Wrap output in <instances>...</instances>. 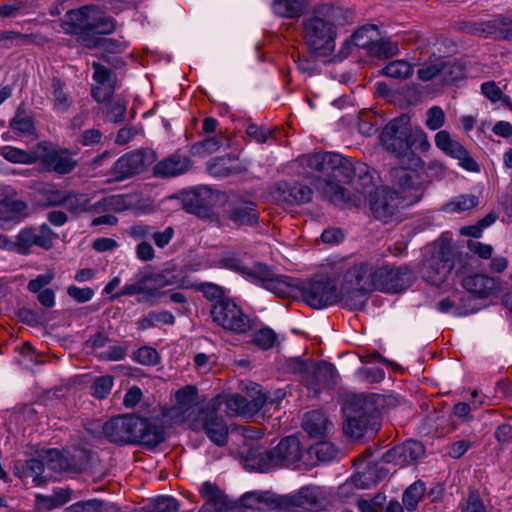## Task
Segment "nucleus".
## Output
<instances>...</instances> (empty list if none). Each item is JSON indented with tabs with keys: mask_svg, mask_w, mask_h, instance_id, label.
<instances>
[{
	"mask_svg": "<svg viewBox=\"0 0 512 512\" xmlns=\"http://www.w3.org/2000/svg\"><path fill=\"white\" fill-rule=\"evenodd\" d=\"M339 154L331 152H317L301 155L296 162L302 167V173L307 177H314V186L323 198L335 205H350L358 207L359 196L346 197V189L331 180L333 165L338 164Z\"/></svg>",
	"mask_w": 512,
	"mask_h": 512,
	"instance_id": "39448f33",
	"label": "nucleus"
},
{
	"mask_svg": "<svg viewBox=\"0 0 512 512\" xmlns=\"http://www.w3.org/2000/svg\"><path fill=\"white\" fill-rule=\"evenodd\" d=\"M312 196V189L308 185L299 182H278L273 192V197L277 201L288 204H306L312 200Z\"/></svg>",
	"mask_w": 512,
	"mask_h": 512,
	"instance_id": "5701e85b",
	"label": "nucleus"
},
{
	"mask_svg": "<svg viewBox=\"0 0 512 512\" xmlns=\"http://www.w3.org/2000/svg\"><path fill=\"white\" fill-rule=\"evenodd\" d=\"M27 205L21 200L0 202V226L7 222L17 221L25 215Z\"/></svg>",
	"mask_w": 512,
	"mask_h": 512,
	"instance_id": "4c0bfd02",
	"label": "nucleus"
},
{
	"mask_svg": "<svg viewBox=\"0 0 512 512\" xmlns=\"http://www.w3.org/2000/svg\"><path fill=\"white\" fill-rule=\"evenodd\" d=\"M462 29L475 36L512 41V15H498L487 21L466 22Z\"/></svg>",
	"mask_w": 512,
	"mask_h": 512,
	"instance_id": "f3484780",
	"label": "nucleus"
},
{
	"mask_svg": "<svg viewBox=\"0 0 512 512\" xmlns=\"http://www.w3.org/2000/svg\"><path fill=\"white\" fill-rule=\"evenodd\" d=\"M462 285L468 292L478 298H486L498 288V282L495 278L483 274H473L465 277Z\"/></svg>",
	"mask_w": 512,
	"mask_h": 512,
	"instance_id": "7c9ffc66",
	"label": "nucleus"
},
{
	"mask_svg": "<svg viewBox=\"0 0 512 512\" xmlns=\"http://www.w3.org/2000/svg\"><path fill=\"white\" fill-rule=\"evenodd\" d=\"M277 340L276 333L271 328H262L253 335L252 342L263 350L272 348Z\"/></svg>",
	"mask_w": 512,
	"mask_h": 512,
	"instance_id": "bf43d9fd",
	"label": "nucleus"
},
{
	"mask_svg": "<svg viewBox=\"0 0 512 512\" xmlns=\"http://www.w3.org/2000/svg\"><path fill=\"white\" fill-rule=\"evenodd\" d=\"M70 471L80 472L84 470L90 460L89 451L83 448L74 449L73 452H67Z\"/></svg>",
	"mask_w": 512,
	"mask_h": 512,
	"instance_id": "13d9d810",
	"label": "nucleus"
},
{
	"mask_svg": "<svg viewBox=\"0 0 512 512\" xmlns=\"http://www.w3.org/2000/svg\"><path fill=\"white\" fill-rule=\"evenodd\" d=\"M425 494V484L418 480L411 484L403 493V504L408 511L417 508L419 501Z\"/></svg>",
	"mask_w": 512,
	"mask_h": 512,
	"instance_id": "a18cd8bd",
	"label": "nucleus"
},
{
	"mask_svg": "<svg viewBox=\"0 0 512 512\" xmlns=\"http://www.w3.org/2000/svg\"><path fill=\"white\" fill-rule=\"evenodd\" d=\"M213 321L223 329L243 334L252 329L251 319L231 299H220L211 307Z\"/></svg>",
	"mask_w": 512,
	"mask_h": 512,
	"instance_id": "9d476101",
	"label": "nucleus"
},
{
	"mask_svg": "<svg viewBox=\"0 0 512 512\" xmlns=\"http://www.w3.org/2000/svg\"><path fill=\"white\" fill-rule=\"evenodd\" d=\"M382 73L385 76L395 79H406L413 73L412 66L404 60H395L388 63L383 69Z\"/></svg>",
	"mask_w": 512,
	"mask_h": 512,
	"instance_id": "3c124183",
	"label": "nucleus"
},
{
	"mask_svg": "<svg viewBox=\"0 0 512 512\" xmlns=\"http://www.w3.org/2000/svg\"><path fill=\"white\" fill-rule=\"evenodd\" d=\"M175 317L169 311H151L147 316L139 320L138 325L140 329H148L154 327L159 323L172 325L174 324Z\"/></svg>",
	"mask_w": 512,
	"mask_h": 512,
	"instance_id": "de8ad7c7",
	"label": "nucleus"
},
{
	"mask_svg": "<svg viewBox=\"0 0 512 512\" xmlns=\"http://www.w3.org/2000/svg\"><path fill=\"white\" fill-rule=\"evenodd\" d=\"M220 402L212 400L202 407L193 420L195 429L203 430L208 438L218 446H224L228 440V426L218 414Z\"/></svg>",
	"mask_w": 512,
	"mask_h": 512,
	"instance_id": "9b49d317",
	"label": "nucleus"
},
{
	"mask_svg": "<svg viewBox=\"0 0 512 512\" xmlns=\"http://www.w3.org/2000/svg\"><path fill=\"white\" fill-rule=\"evenodd\" d=\"M442 76L445 82H455L464 77L461 64L456 62H443Z\"/></svg>",
	"mask_w": 512,
	"mask_h": 512,
	"instance_id": "0e129e2a",
	"label": "nucleus"
},
{
	"mask_svg": "<svg viewBox=\"0 0 512 512\" xmlns=\"http://www.w3.org/2000/svg\"><path fill=\"white\" fill-rule=\"evenodd\" d=\"M401 203L395 191L384 189L371 196L370 209L376 219L388 223L398 216Z\"/></svg>",
	"mask_w": 512,
	"mask_h": 512,
	"instance_id": "6ab92c4d",
	"label": "nucleus"
},
{
	"mask_svg": "<svg viewBox=\"0 0 512 512\" xmlns=\"http://www.w3.org/2000/svg\"><path fill=\"white\" fill-rule=\"evenodd\" d=\"M377 29L374 25L363 26L354 32L351 36V41L354 47L366 49L369 52L370 46L373 42L372 35L369 33H376Z\"/></svg>",
	"mask_w": 512,
	"mask_h": 512,
	"instance_id": "6e6d98bb",
	"label": "nucleus"
},
{
	"mask_svg": "<svg viewBox=\"0 0 512 512\" xmlns=\"http://www.w3.org/2000/svg\"><path fill=\"white\" fill-rule=\"evenodd\" d=\"M411 280L412 272L407 266L395 267L378 257L355 262L343 274L344 305L350 310H359L364 305L365 294L375 290L401 292L410 286Z\"/></svg>",
	"mask_w": 512,
	"mask_h": 512,
	"instance_id": "f257e3e1",
	"label": "nucleus"
},
{
	"mask_svg": "<svg viewBox=\"0 0 512 512\" xmlns=\"http://www.w3.org/2000/svg\"><path fill=\"white\" fill-rule=\"evenodd\" d=\"M177 500L170 496H160L144 508V512H178Z\"/></svg>",
	"mask_w": 512,
	"mask_h": 512,
	"instance_id": "5fc2aeb1",
	"label": "nucleus"
},
{
	"mask_svg": "<svg viewBox=\"0 0 512 512\" xmlns=\"http://www.w3.org/2000/svg\"><path fill=\"white\" fill-rule=\"evenodd\" d=\"M197 390L193 386H185L179 389L176 394L177 406L171 409V417L177 413L185 414L196 403Z\"/></svg>",
	"mask_w": 512,
	"mask_h": 512,
	"instance_id": "79ce46f5",
	"label": "nucleus"
},
{
	"mask_svg": "<svg viewBox=\"0 0 512 512\" xmlns=\"http://www.w3.org/2000/svg\"><path fill=\"white\" fill-rule=\"evenodd\" d=\"M380 141L383 147L397 158L413 155L414 146L423 152L430 148L426 133L420 128L412 127L408 115L391 120L382 129Z\"/></svg>",
	"mask_w": 512,
	"mask_h": 512,
	"instance_id": "423d86ee",
	"label": "nucleus"
},
{
	"mask_svg": "<svg viewBox=\"0 0 512 512\" xmlns=\"http://www.w3.org/2000/svg\"><path fill=\"white\" fill-rule=\"evenodd\" d=\"M390 403V397L381 394H354L345 400L347 422L344 431L354 439L374 435L381 426V410Z\"/></svg>",
	"mask_w": 512,
	"mask_h": 512,
	"instance_id": "20e7f679",
	"label": "nucleus"
},
{
	"mask_svg": "<svg viewBox=\"0 0 512 512\" xmlns=\"http://www.w3.org/2000/svg\"><path fill=\"white\" fill-rule=\"evenodd\" d=\"M454 257V249L448 241H436L427 246L420 268L422 278L433 285H441L454 267Z\"/></svg>",
	"mask_w": 512,
	"mask_h": 512,
	"instance_id": "0eeeda50",
	"label": "nucleus"
},
{
	"mask_svg": "<svg viewBox=\"0 0 512 512\" xmlns=\"http://www.w3.org/2000/svg\"><path fill=\"white\" fill-rule=\"evenodd\" d=\"M246 273L277 296L284 297L287 295L289 285L286 278L275 274L267 265L256 263Z\"/></svg>",
	"mask_w": 512,
	"mask_h": 512,
	"instance_id": "4be33fe9",
	"label": "nucleus"
},
{
	"mask_svg": "<svg viewBox=\"0 0 512 512\" xmlns=\"http://www.w3.org/2000/svg\"><path fill=\"white\" fill-rule=\"evenodd\" d=\"M61 203L74 215H80L82 213H97L94 210L96 202L91 203V198L85 193L68 194L62 199Z\"/></svg>",
	"mask_w": 512,
	"mask_h": 512,
	"instance_id": "e433bc0d",
	"label": "nucleus"
},
{
	"mask_svg": "<svg viewBox=\"0 0 512 512\" xmlns=\"http://www.w3.org/2000/svg\"><path fill=\"white\" fill-rule=\"evenodd\" d=\"M73 508L75 512H122L116 505L97 499L78 502L73 505Z\"/></svg>",
	"mask_w": 512,
	"mask_h": 512,
	"instance_id": "09e8293b",
	"label": "nucleus"
},
{
	"mask_svg": "<svg viewBox=\"0 0 512 512\" xmlns=\"http://www.w3.org/2000/svg\"><path fill=\"white\" fill-rule=\"evenodd\" d=\"M287 369L294 374H299L306 383L311 370V362L300 358H291L287 361Z\"/></svg>",
	"mask_w": 512,
	"mask_h": 512,
	"instance_id": "774afa93",
	"label": "nucleus"
},
{
	"mask_svg": "<svg viewBox=\"0 0 512 512\" xmlns=\"http://www.w3.org/2000/svg\"><path fill=\"white\" fill-rule=\"evenodd\" d=\"M424 453V446L420 442L410 440L385 452L382 460L385 463L403 466L417 461Z\"/></svg>",
	"mask_w": 512,
	"mask_h": 512,
	"instance_id": "393cba45",
	"label": "nucleus"
},
{
	"mask_svg": "<svg viewBox=\"0 0 512 512\" xmlns=\"http://www.w3.org/2000/svg\"><path fill=\"white\" fill-rule=\"evenodd\" d=\"M351 13L342 7L322 5L314 15L303 20V39L309 51L326 57L335 49V40L340 27L345 26Z\"/></svg>",
	"mask_w": 512,
	"mask_h": 512,
	"instance_id": "f03ea898",
	"label": "nucleus"
},
{
	"mask_svg": "<svg viewBox=\"0 0 512 512\" xmlns=\"http://www.w3.org/2000/svg\"><path fill=\"white\" fill-rule=\"evenodd\" d=\"M36 157L48 171L58 174L70 173L77 164L67 150L57 149L48 141H41L36 145Z\"/></svg>",
	"mask_w": 512,
	"mask_h": 512,
	"instance_id": "dca6fc26",
	"label": "nucleus"
},
{
	"mask_svg": "<svg viewBox=\"0 0 512 512\" xmlns=\"http://www.w3.org/2000/svg\"><path fill=\"white\" fill-rule=\"evenodd\" d=\"M106 119L111 123H121L125 120L127 101L123 98H114L105 103L102 108Z\"/></svg>",
	"mask_w": 512,
	"mask_h": 512,
	"instance_id": "37998d69",
	"label": "nucleus"
},
{
	"mask_svg": "<svg viewBox=\"0 0 512 512\" xmlns=\"http://www.w3.org/2000/svg\"><path fill=\"white\" fill-rule=\"evenodd\" d=\"M338 164L334 165L331 173V180L335 183H352L357 194L350 195L346 191V197L359 196L358 206L361 203L362 195L367 188L373 186V177L370 168L366 163L353 161L339 154Z\"/></svg>",
	"mask_w": 512,
	"mask_h": 512,
	"instance_id": "6e6552de",
	"label": "nucleus"
},
{
	"mask_svg": "<svg viewBox=\"0 0 512 512\" xmlns=\"http://www.w3.org/2000/svg\"><path fill=\"white\" fill-rule=\"evenodd\" d=\"M124 207V198L122 195H111L104 197L96 202L94 210L97 213H102L110 210L120 211Z\"/></svg>",
	"mask_w": 512,
	"mask_h": 512,
	"instance_id": "052dcab7",
	"label": "nucleus"
},
{
	"mask_svg": "<svg viewBox=\"0 0 512 512\" xmlns=\"http://www.w3.org/2000/svg\"><path fill=\"white\" fill-rule=\"evenodd\" d=\"M15 475L23 480L31 479L36 486L42 485L52 479V475L46 472L43 458L37 455V458L26 460L21 467L15 466Z\"/></svg>",
	"mask_w": 512,
	"mask_h": 512,
	"instance_id": "c85d7f7f",
	"label": "nucleus"
},
{
	"mask_svg": "<svg viewBox=\"0 0 512 512\" xmlns=\"http://www.w3.org/2000/svg\"><path fill=\"white\" fill-rule=\"evenodd\" d=\"M220 196V192L209 187H199L183 198V209L200 218H208Z\"/></svg>",
	"mask_w": 512,
	"mask_h": 512,
	"instance_id": "a211bd4d",
	"label": "nucleus"
},
{
	"mask_svg": "<svg viewBox=\"0 0 512 512\" xmlns=\"http://www.w3.org/2000/svg\"><path fill=\"white\" fill-rule=\"evenodd\" d=\"M207 170L214 177H229L240 174L242 167L236 163V158L230 155L215 157L207 164Z\"/></svg>",
	"mask_w": 512,
	"mask_h": 512,
	"instance_id": "c9c22d12",
	"label": "nucleus"
},
{
	"mask_svg": "<svg viewBox=\"0 0 512 512\" xmlns=\"http://www.w3.org/2000/svg\"><path fill=\"white\" fill-rule=\"evenodd\" d=\"M227 218L237 227L253 226L259 221L257 204L250 200L241 201L230 206Z\"/></svg>",
	"mask_w": 512,
	"mask_h": 512,
	"instance_id": "a878e982",
	"label": "nucleus"
},
{
	"mask_svg": "<svg viewBox=\"0 0 512 512\" xmlns=\"http://www.w3.org/2000/svg\"><path fill=\"white\" fill-rule=\"evenodd\" d=\"M199 492L205 500L199 512H234L236 504L229 500L216 484L204 482Z\"/></svg>",
	"mask_w": 512,
	"mask_h": 512,
	"instance_id": "412c9836",
	"label": "nucleus"
},
{
	"mask_svg": "<svg viewBox=\"0 0 512 512\" xmlns=\"http://www.w3.org/2000/svg\"><path fill=\"white\" fill-rule=\"evenodd\" d=\"M38 456L43 458L46 471L62 472L70 470L67 456H63L57 449L38 451Z\"/></svg>",
	"mask_w": 512,
	"mask_h": 512,
	"instance_id": "58836bf2",
	"label": "nucleus"
},
{
	"mask_svg": "<svg viewBox=\"0 0 512 512\" xmlns=\"http://www.w3.org/2000/svg\"><path fill=\"white\" fill-rule=\"evenodd\" d=\"M443 61L438 60L434 63H425L418 69L417 74L422 81H430L438 75H442Z\"/></svg>",
	"mask_w": 512,
	"mask_h": 512,
	"instance_id": "e2e57ef3",
	"label": "nucleus"
},
{
	"mask_svg": "<svg viewBox=\"0 0 512 512\" xmlns=\"http://www.w3.org/2000/svg\"><path fill=\"white\" fill-rule=\"evenodd\" d=\"M0 155L11 163L33 164L37 162L36 146L30 152L12 146H3L0 148Z\"/></svg>",
	"mask_w": 512,
	"mask_h": 512,
	"instance_id": "a19ab883",
	"label": "nucleus"
},
{
	"mask_svg": "<svg viewBox=\"0 0 512 512\" xmlns=\"http://www.w3.org/2000/svg\"><path fill=\"white\" fill-rule=\"evenodd\" d=\"M68 16L75 28L82 32L110 34L115 30L114 19L94 6H85L77 11H70Z\"/></svg>",
	"mask_w": 512,
	"mask_h": 512,
	"instance_id": "4468645a",
	"label": "nucleus"
},
{
	"mask_svg": "<svg viewBox=\"0 0 512 512\" xmlns=\"http://www.w3.org/2000/svg\"><path fill=\"white\" fill-rule=\"evenodd\" d=\"M10 128L17 135H31L35 131L33 118L21 107H18L15 116L12 118Z\"/></svg>",
	"mask_w": 512,
	"mask_h": 512,
	"instance_id": "c03bdc74",
	"label": "nucleus"
},
{
	"mask_svg": "<svg viewBox=\"0 0 512 512\" xmlns=\"http://www.w3.org/2000/svg\"><path fill=\"white\" fill-rule=\"evenodd\" d=\"M55 234L46 224L37 228H26L19 232L16 242L9 241L5 236L0 235V248L12 249L19 253L27 254L30 248L37 246L43 249H50L53 246Z\"/></svg>",
	"mask_w": 512,
	"mask_h": 512,
	"instance_id": "f8f14e48",
	"label": "nucleus"
},
{
	"mask_svg": "<svg viewBox=\"0 0 512 512\" xmlns=\"http://www.w3.org/2000/svg\"><path fill=\"white\" fill-rule=\"evenodd\" d=\"M246 509H255L258 504H264L268 510L278 512V493L273 491H252L245 493L240 499Z\"/></svg>",
	"mask_w": 512,
	"mask_h": 512,
	"instance_id": "f704fd0d",
	"label": "nucleus"
},
{
	"mask_svg": "<svg viewBox=\"0 0 512 512\" xmlns=\"http://www.w3.org/2000/svg\"><path fill=\"white\" fill-rule=\"evenodd\" d=\"M134 360L146 366L158 364L160 357L156 349L152 347H141L134 354Z\"/></svg>",
	"mask_w": 512,
	"mask_h": 512,
	"instance_id": "680f3d73",
	"label": "nucleus"
},
{
	"mask_svg": "<svg viewBox=\"0 0 512 512\" xmlns=\"http://www.w3.org/2000/svg\"><path fill=\"white\" fill-rule=\"evenodd\" d=\"M222 144V137H208L202 141L194 143L191 147V152L193 155L206 156L218 151Z\"/></svg>",
	"mask_w": 512,
	"mask_h": 512,
	"instance_id": "603ef678",
	"label": "nucleus"
},
{
	"mask_svg": "<svg viewBox=\"0 0 512 512\" xmlns=\"http://www.w3.org/2000/svg\"><path fill=\"white\" fill-rule=\"evenodd\" d=\"M253 394L250 395L251 399L235 394L226 399V408L228 411L237 415L253 416L259 412L265 405L264 398H258L256 389H253Z\"/></svg>",
	"mask_w": 512,
	"mask_h": 512,
	"instance_id": "c756f323",
	"label": "nucleus"
},
{
	"mask_svg": "<svg viewBox=\"0 0 512 512\" xmlns=\"http://www.w3.org/2000/svg\"><path fill=\"white\" fill-rule=\"evenodd\" d=\"M478 203L479 198L476 195H459L446 204V209L451 212H463L476 207Z\"/></svg>",
	"mask_w": 512,
	"mask_h": 512,
	"instance_id": "864d4df0",
	"label": "nucleus"
},
{
	"mask_svg": "<svg viewBox=\"0 0 512 512\" xmlns=\"http://www.w3.org/2000/svg\"><path fill=\"white\" fill-rule=\"evenodd\" d=\"M335 373V367L328 362L311 363V370L307 377L306 385L310 389L317 391L322 386L334 384Z\"/></svg>",
	"mask_w": 512,
	"mask_h": 512,
	"instance_id": "2f4dec72",
	"label": "nucleus"
},
{
	"mask_svg": "<svg viewBox=\"0 0 512 512\" xmlns=\"http://www.w3.org/2000/svg\"><path fill=\"white\" fill-rule=\"evenodd\" d=\"M301 295L306 304L314 309H320L328 305L342 301V285L338 290L336 285L328 279L312 280L303 285Z\"/></svg>",
	"mask_w": 512,
	"mask_h": 512,
	"instance_id": "ddd939ff",
	"label": "nucleus"
},
{
	"mask_svg": "<svg viewBox=\"0 0 512 512\" xmlns=\"http://www.w3.org/2000/svg\"><path fill=\"white\" fill-rule=\"evenodd\" d=\"M398 46L389 39H380L372 42L368 54L379 59L390 58L396 55Z\"/></svg>",
	"mask_w": 512,
	"mask_h": 512,
	"instance_id": "8fccbe9b",
	"label": "nucleus"
},
{
	"mask_svg": "<svg viewBox=\"0 0 512 512\" xmlns=\"http://www.w3.org/2000/svg\"><path fill=\"white\" fill-rule=\"evenodd\" d=\"M325 491L316 485H306L289 494H278V512H311L326 508Z\"/></svg>",
	"mask_w": 512,
	"mask_h": 512,
	"instance_id": "1a4fd4ad",
	"label": "nucleus"
},
{
	"mask_svg": "<svg viewBox=\"0 0 512 512\" xmlns=\"http://www.w3.org/2000/svg\"><path fill=\"white\" fill-rule=\"evenodd\" d=\"M103 434L118 445L141 444L155 447L165 439V431L155 419L141 417L138 414L119 415L103 425Z\"/></svg>",
	"mask_w": 512,
	"mask_h": 512,
	"instance_id": "7ed1b4c3",
	"label": "nucleus"
},
{
	"mask_svg": "<svg viewBox=\"0 0 512 512\" xmlns=\"http://www.w3.org/2000/svg\"><path fill=\"white\" fill-rule=\"evenodd\" d=\"M302 428L311 438H323L328 433L329 421L323 412L309 411L303 417Z\"/></svg>",
	"mask_w": 512,
	"mask_h": 512,
	"instance_id": "72a5a7b5",
	"label": "nucleus"
},
{
	"mask_svg": "<svg viewBox=\"0 0 512 512\" xmlns=\"http://www.w3.org/2000/svg\"><path fill=\"white\" fill-rule=\"evenodd\" d=\"M114 383V377L111 375H103L96 377L91 386V394L98 399L106 398Z\"/></svg>",
	"mask_w": 512,
	"mask_h": 512,
	"instance_id": "4d7b16f0",
	"label": "nucleus"
},
{
	"mask_svg": "<svg viewBox=\"0 0 512 512\" xmlns=\"http://www.w3.org/2000/svg\"><path fill=\"white\" fill-rule=\"evenodd\" d=\"M390 177L394 190L405 202V205H411L418 202L423 196V186L419 174L414 170L404 167H394L390 170Z\"/></svg>",
	"mask_w": 512,
	"mask_h": 512,
	"instance_id": "2eb2a0df",
	"label": "nucleus"
},
{
	"mask_svg": "<svg viewBox=\"0 0 512 512\" xmlns=\"http://www.w3.org/2000/svg\"><path fill=\"white\" fill-rule=\"evenodd\" d=\"M145 168L144 153L140 150L128 152L116 160L110 181H122L141 173Z\"/></svg>",
	"mask_w": 512,
	"mask_h": 512,
	"instance_id": "b1692460",
	"label": "nucleus"
},
{
	"mask_svg": "<svg viewBox=\"0 0 512 512\" xmlns=\"http://www.w3.org/2000/svg\"><path fill=\"white\" fill-rule=\"evenodd\" d=\"M65 83L54 77L52 79V89L54 96V108L58 111L65 112L72 105L71 97L64 92Z\"/></svg>",
	"mask_w": 512,
	"mask_h": 512,
	"instance_id": "49530a36",
	"label": "nucleus"
},
{
	"mask_svg": "<svg viewBox=\"0 0 512 512\" xmlns=\"http://www.w3.org/2000/svg\"><path fill=\"white\" fill-rule=\"evenodd\" d=\"M95 46L109 53H121L126 49V43L119 39L97 38Z\"/></svg>",
	"mask_w": 512,
	"mask_h": 512,
	"instance_id": "338daca9",
	"label": "nucleus"
},
{
	"mask_svg": "<svg viewBox=\"0 0 512 512\" xmlns=\"http://www.w3.org/2000/svg\"><path fill=\"white\" fill-rule=\"evenodd\" d=\"M436 146L448 156L459 161V165L471 172L479 171V166L469 155L468 151L456 140H453L446 130H441L435 135Z\"/></svg>",
	"mask_w": 512,
	"mask_h": 512,
	"instance_id": "aec40b11",
	"label": "nucleus"
},
{
	"mask_svg": "<svg viewBox=\"0 0 512 512\" xmlns=\"http://www.w3.org/2000/svg\"><path fill=\"white\" fill-rule=\"evenodd\" d=\"M1 42H3L4 47L10 48L13 44L22 45L30 43L31 36L14 31H5L0 33V43Z\"/></svg>",
	"mask_w": 512,
	"mask_h": 512,
	"instance_id": "69168bd1",
	"label": "nucleus"
},
{
	"mask_svg": "<svg viewBox=\"0 0 512 512\" xmlns=\"http://www.w3.org/2000/svg\"><path fill=\"white\" fill-rule=\"evenodd\" d=\"M273 452L278 468L295 464L302 457L300 441L295 436L283 438L278 445L273 448Z\"/></svg>",
	"mask_w": 512,
	"mask_h": 512,
	"instance_id": "bb28decb",
	"label": "nucleus"
},
{
	"mask_svg": "<svg viewBox=\"0 0 512 512\" xmlns=\"http://www.w3.org/2000/svg\"><path fill=\"white\" fill-rule=\"evenodd\" d=\"M306 7L304 0H275L273 3L274 12L285 18L300 17Z\"/></svg>",
	"mask_w": 512,
	"mask_h": 512,
	"instance_id": "ea45409f",
	"label": "nucleus"
},
{
	"mask_svg": "<svg viewBox=\"0 0 512 512\" xmlns=\"http://www.w3.org/2000/svg\"><path fill=\"white\" fill-rule=\"evenodd\" d=\"M190 167L188 157L174 153L159 161L153 168V174L160 178L176 177L187 172Z\"/></svg>",
	"mask_w": 512,
	"mask_h": 512,
	"instance_id": "cd10ccee",
	"label": "nucleus"
},
{
	"mask_svg": "<svg viewBox=\"0 0 512 512\" xmlns=\"http://www.w3.org/2000/svg\"><path fill=\"white\" fill-rule=\"evenodd\" d=\"M245 466L248 469L260 472L278 468L273 449L251 448L245 458Z\"/></svg>",
	"mask_w": 512,
	"mask_h": 512,
	"instance_id": "473e14b6",
	"label": "nucleus"
}]
</instances>
